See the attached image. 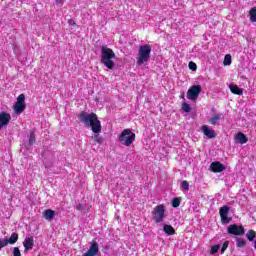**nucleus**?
<instances>
[{
    "label": "nucleus",
    "mask_w": 256,
    "mask_h": 256,
    "mask_svg": "<svg viewBox=\"0 0 256 256\" xmlns=\"http://www.w3.org/2000/svg\"><path fill=\"white\" fill-rule=\"evenodd\" d=\"M78 119L85 127H91V130L95 133V135L92 136V141L101 145V143H103V136L99 135V133H101L102 126L101 121L97 118V114L93 112L89 114L86 111H82L78 115Z\"/></svg>",
    "instance_id": "f257e3e1"
},
{
    "label": "nucleus",
    "mask_w": 256,
    "mask_h": 256,
    "mask_svg": "<svg viewBox=\"0 0 256 256\" xmlns=\"http://www.w3.org/2000/svg\"><path fill=\"white\" fill-rule=\"evenodd\" d=\"M115 52L113 49L107 47V46H102L101 49V63L104 64V67L107 69H114L115 68V62H113V59H116Z\"/></svg>",
    "instance_id": "f03ea898"
},
{
    "label": "nucleus",
    "mask_w": 256,
    "mask_h": 256,
    "mask_svg": "<svg viewBox=\"0 0 256 256\" xmlns=\"http://www.w3.org/2000/svg\"><path fill=\"white\" fill-rule=\"evenodd\" d=\"M136 137L137 136L135 135V133H133L131 129L127 128L120 133L118 141L119 143H121V145H124L125 147H131Z\"/></svg>",
    "instance_id": "7ed1b4c3"
},
{
    "label": "nucleus",
    "mask_w": 256,
    "mask_h": 256,
    "mask_svg": "<svg viewBox=\"0 0 256 256\" xmlns=\"http://www.w3.org/2000/svg\"><path fill=\"white\" fill-rule=\"evenodd\" d=\"M151 59V45H141L138 50L137 65L141 66L143 63H147Z\"/></svg>",
    "instance_id": "20e7f679"
},
{
    "label": "nucleus",
    "mask_w": 256,
    "mask_h": 256,
    "mask_svg": "<svg viewBox=\"0 0 256 256\" xmlns=\"http://www.w3.org/2000/svg\"><path fill=\"white\" fill-rule=\"evenodd\" d=\"M165 217H167V214H165V205L160 204L154 207L152 211V218L155 223H163Z\"/></svg>",
    "instance_id": "39448f33"
},
{
    "label": "nucleus",
    "mask_w": 256,
    "mask_h": 256,
    "mask_svg": "<svg viewBox=\"0 0 256 256\" xmlns=\"http://www.w3.org/2000/svg\"><path fill=\"white\" fill-rule=\"evenodd\" d=\"M26 107L27 105L25 104V94H20L16 98V102L14 104V113H16V115H21V113L25 111Z\"/></svg>",
    "instance_id": "423d86ee"
},
{
    "label": "nucleus",
    "mask_w": 256,
    "mask_h": 256,
    "mask_svg": "<svg viewBox=\"0 0 256 256\" xmlns=\"http://www.w3.org/2000/svg\"><path fill=\"white\" fill-rule=\"evenodd\" d=\"M201 91H203L201 85L191 86L187 91L188 99H190V101H197V99H199V95H201Z\"/></svg>",
    "instance_id": "0eeeda50"
},
{
    "label": "nucleus",
    "mask_w": 256,
    "mask_h": 256,
    "mask_svg": "<svg viewBox=\"0 0 256 256\" xmlns=\"http://www.w3.org/2000/svg\"><path fill=\"white\" fill-rule=\"evenodd\" d=\"M227 233L236 236L245 235V228L243 225L231 224L227 228Z\"/></svg>",
    "instance_id": "6e6552de"
},
{
    "label": "nucleus",
    "mask_w": 256,
    "mask_h": 256,
    "mask_svg": "<svg viewBox=\"0 0 256 256\" xmlns=\"http://www.w3.org/2000/svg\"><path fill=\"white\" fill-rule=\"evenodd\" d=\"M220 213V219L222 225H227L233 221V218L229 217V206H223L219 210Z\"/></svg>",
    "instance_id": "1a4fd4ad"
},
{
    "label": "nucleus",
    "mask_w": 256,
    "mask_h": 256,
    "mask_svg": "<svg viewBox=\"0 0 256 256\" xmlns=\"http://www.w3.org/2000/svg\"><path fill=\"white\" fill-rule=\"evenodd\" d=\"M11 122V114L7 112H0V131L3 127H7Z\"/></svg>",
    "instance_id": "9d476101"
},
{
    "label": "nucleus",
    "mask_w": 256,
    "mask_h": 256,
    "mask_svg": "<svg viewBox=\"0 0 256 256\" xmlns=\"http://www.w3.org/2000/svg\"><path fill=\"white\" fill-rule=\"evenodd\" d=\"M226 169L227 167H225V165H223L219 161L212 162L210 165V170L212 171V173H223V171H225Z\"/></svg>",
    "instance_id": "9b49d317"
},
{
    "label": "nucleus",
    "mask_w": 256,
    "mask_h": 256,
    "mask_svg": "<svg viewBox=\"0 0 256 256\" xmlns=\"http://www.w3.org/2000/svg\"><path fill=\"white\" fill-rule=\"evenodd\" d=\"M201 131L207 137V139H215V137H217L215 130L209 128L207 125H203L201 127Z\"/></svg>",
    "instance_id": "f8f14e48"
},
{
    "label": "nucleus",
    "mask_w": 256,
    "mask_h": 256,
    "mask_svg": "<svg viewBox=\"0 0 256 256\" xmlns=\"http://www.w3.org/2000/svg\"><path fill=\"white\" fill-rule=\"evenodd\" d=\"M23 246H24L25 253H27L28 251H31V249L35 247V240L33 239V236L26 237L23 242Z\"/></svg>",
    "instance_id": "ddd939ff"
},
{
    "label": "nucleus",
    "mask_w": 256,
    "mask_h": 256,
    "mask_svg": "<svg viewBox=\"0 0 256 256\" xmlns=\"http://www.w3.org/2000/svg\"><path fill=\"white\" fill-rule=\"evenodd\" d=\"M97 253H99V244L93 241L88 251L84 253L82 256H95L97 255Z\"/></svg>",
    "instance_id": "4468645a"
},
{
    "label": "nucleus",
    "mask_w": 256,
    "mask_h": 256,
    "mask_svg": "<svg viewBox=\"0 0 256 256\" xmlns=\"http://www.w3.org/2000/svg\"><path fill=\"white\" fill-rule=\"evenodd\" d=\"M235 140L238 141V143H240V145H245V143H247V141H249V138H247V136L243 132H238L235 135Z\"/></svg>",
    "instance_id": "2eb2a0df"
},
{
    "label": "nucleus",
    "mask_w": 256,
    "mask_h": 256,
    "mask_svg": "<svg viewBox=\"0 0 256 256\" xmlns=\"http://www.w3.org/2000/svg\"><path fill=\"white\" fill-rule=\"evenodd\" d=\"M229 89L233 95H243V90L237 84H230Z\"/></svg>",
    "instance_id": "dca6fc26"
},
{
    "label": "nucleus",
    "mask_w": 256,
    "mask_h": 256,
    "mask_svg": "<svg viewBox=\"0 0 256 256\" xmlns=\"http://www.w3.org/2000/svg\"><path fill=\"white\" fill-rule=\"evenodd\" d=\"M9 245H15L17 241H19V234L18 233H12L10 238H6Z\"/></svg>",
    "instance_id": "f3484780"
},
{
    "label": "nucleus",
    "mask_w": 256,
    "mask_h": 256,
    "mask_svg": "<svg viewBox=\"0 0 256 256\" xmlns=\"http://www.w3.org/2000/svg\"><path fill=\"white\" fill-rule=\"evenodd\" d=\"M44 217L47 219V221L53 220L55 217V210L47 209L44 211Z\"/></svg>",
    "instance_id": "a211bd4d"
},
{
    "label": "nucleus",
    "mask_w": 256,
    "mask_h": 256,
    "mask_svg": "<svg viewBox=\"0 0 256 256\" xmlns=\"http://www.w3.org/2000/svg\"><path fill=\"white\" fill-rule=\"evenodd\" d=\"M164 233H166V235H173L175 233V228L169 224H165Z\"/></svg>",
    "instance_id": "6ab92c4d"
},
{
    "label": "nucleus",
    "mask_w": 256,
    "mask_h": 256,
    "mask_svg": "<svg viewBox=\"0 0 256 256\" xmlns=\"http://www.w3.org/2000/svg\"><path fill=\"white\" fill-rule=\"evenodd\" d=\"M251 23H256V7H252L249 11Z\"/></svg>",
    "instance_id": "aec40b11"
},
{
    "label": "nucleus",
    "mask_w": 256,
    "mask_h": 256,
    "mask_svg": "<svg viewBox=\"0 0 256 256\" xmlns=\"http://www.w3.org/2000/svg\"><path fill=\"white\" fill-rule=\"evenodd\" d=\"M219 119H221V114H214L210 120H209V123L211 125H217V121H219Z\"/></svg>",
    "instance_id": "412c9836"
},
{
    "label": "nucleus",
    "mask_w": 256,
    "mask_h": 256,
    "mask_svg": "<svg viewBox=\"0 0 256 256\" xmlns=\"http://www.w3.org/2000/svg\"><path fill=\"white\" fill-rule=\"evenodd\" d=\"M246 237L248 239V241H253L256 237V232L255 230H249L247 233H246Z\"/></svg>",
    "instance_id": "4be33fe9"
},
{
    "label": "nucleus",
    "mask_w": 256,
    "mask_h": 256,
    "mask_svg": "<svg viewBox=\"0 0 256 256\" xmlns=\"http://www.w3.org/2000/svg\"><path fill=\"white\" fill-rule=\"evenodd\" d=\"M247 245V241L243 238H236V246L237 247H245Z\"/></svg>",
    "instance_id": "5701e85b"
},
{
    "label": "nucleus",
    "mask_w": 256,
    "mask_h": 256,
    "mask_svg": "<svg viewBox=\"0 0 256 256\" xmlns=\"http://www.w3.org/2000/svg\"><path fill=\"white\" fill-rule=\"evenodd\" d=\"M179 205H181V198H179V197L174 198L172 200V207L177 209V207H179Z\"/></svg>",
    "instance_id": "b1692460"
},
{
    "label": "nucleus",
    "mask_w": 256,
    "mask_h": 256,
    "mask_svg": "<svg viewBox=\"0 0 256 256\" xmlns=\"http://www.w3.org/2000/svg\"><path fill=\"white\" fill-rule=\"evenodd\" d=\"M219 249H221V245L217 244L211 247L210 255H215V253L219 252Z\"/></svg>",
    "instance_id": "393cba45"
},
{
    "label": "nucleus",
    "mask_w": 256,
    "mask_h": 256,
    "mask_svg": "<svg viewBox=\"0 0 256 256\" xmlns=\"http://www.w3.org/2000/svg\"><path fill=\"white\" fill-rule=\"evenodd\" d=\"M223 65H225V66L231 65V55L230 54L225 55Z\"/></svg>",
    "instance_id": "a878e982"
},
{
    "label": "nucleus",
    "mask_w": 256,
    "mask_h": 256,
    "mask_svg": "<svg viewBox=\"0 0 256 256\" xmlns=\"http://www.w3.org/2000/svg\"><path fill=\"white\" fill-rule=\"evenodd\" d=\"M182 109L185 111V113H191V106L186 102L182 103Z\"/></svg>",
    "instance_id": "bb28decb"
},
{
    "label": "nucleus",
    "mask_w": 256,
    "mask_h": 256,
    "mask_svg": "<svg viewBox=\"0 0 256 256\" xmlns=\"http://www.w3.org/2000/svg\"><path fill=\"white\" fill-rule=\"evenodd\" d=\"M35 143V131H30V137H29V145H33Z\"/></svg>",
    "instance_id": "cd10ccee"
},
{
    "label": "nucleus",
    "mask_w": 256,
    "mask_h": 256,
    "mask_svg": "<svg viewBox=\"0 0 256 256\" xmlns=\"http://www.w3.org/2000/svg\"><path fill=\"white\" fill-rule=\"evenodd\" d=\"M229 247V241H225L223 244H222V248L220 250V253H225V251H227V248Z\"/></svg>",
    "instance_id": "c85d7f7f"
},
{
    "label": "nucleus",
    "mask_w": 256,
    "mask_h": 256,
    "mask_svg": "<svg viewBox=\"0 0 256 256\" xmlns=\"http://www.w3.org/2000/svg\"><path fill=\"white\" fill-rule=\"evenodd\" d=\"M188 67L191 69V71H197V64L193 61L189 62Z\"/></svg>",
    "instance_id": "c756f323"
},
{
    "label": "nucleus",
    "mask_w": 256,
    "mask_h": 256,
    "mask_svg": "<svg viewBox=\"0 0 256 256\" xmlns=\"http://www.w3.org/2000/svg\"><path fill=\"white\" fill-rule=\"evenodd\" d=\"M9 244L7 238L0 240V250L3 249V247H7V245Z\"/></svg>",
    "instance_id": "7c9ffc66"
},
{
    "label": "nucleus",
    "mask_w": 256,
    "mask_h": 256,
    "mask_svg": "<svg viewBox=\"0 0 256 256\" xmlns=\"http://www.w3.org/2000/svg\"><path fill=\"white\" fill-rule=\"evenodd\" d=\"M13 256H21V250H19V247H14L12 251Z\"/></svg>",
    "instance_id": "2f4dec72"
},
{
    "label": "nucleus",
    "mask_w": 256,
    "mask_h": 256,
    "mask_svg": "<svg viewBox=\"0 0 256 256\" xmlns=\"http://www.w3.org/2000/svg\"><path fill=\"white\" fill-rule=\"evenodd\" d=\"M182 187L184 191H189V182L187 180L182 181Z\"/></svg>",
    "instance_id": "473e14b6"
},
{
    "label": "nucleus",
    "mask_w": 256,
    "mask_h": 256,
    "mask_svg": "<svg viewBox=\"0 0 256 256\" xmlns=\"http://www.w3.org/2000/svg\"><path fill=\"white\" fill-rule=\"evenodd\" d=\"M68 24L71 25L72 27H75L77 25V23H75L73 19H69Z\"/></svg>",
    "instance_id": "72a5a7b5"
},
{
    "label": "nucleus",
    "mask_w": 256,
    "mask_h": 256,
    "mask_svg": "<svg viewBox=\"0 0 256 256\" xmlns=\"http://www.w3.org/2000/svg\"><path fill=\"white\" fill-rule=\"evenodd\" d=\"M57 3H62V0H56Z\"/></svg>",
    "instance_id": "f704fd0d"
},
{
    "label": "nucleus",
    "mask_w": 256,
    "mask_h": 256,
    "mask_svg": "<svg viewBox=\"0 0 256 256\" xmlns=\"http://www.w3.org/2000/svg\"><path fill=\"white\" fill-rule=\"evenodd\" d=\"M254 248L256 249V240H255V242H254Z\"/></svg>",
    "instance_id": "c9c22d12"
}]
</instances>
